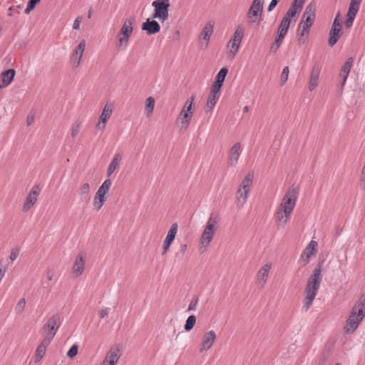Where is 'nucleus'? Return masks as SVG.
I'll return each instance as SVG.
<instances>
[{
	"label": "nucleus",
	"mask_w": 365,
	"mask_h": 365,
	"mask_svg": "<svg viewBox=\"0 0 365 365\" xmlns=\"http://www.w3.org/2000/svg\"><path fill=\"white\" fill-rule=\"evenodd\" d=\"M152 6L155 8L152 14L153 19H158L162 22L168 18L169 11V0H155L152 3Z\"/></svg>",
	"instance_id": "7"
},
{
	"label": "nucleus",
	"mask_w": 365,
	"mask_h": 365,
	"mask_svg": "<svg viewBox=\"0 0 365 365\" xmlns=\"http://www.w3.org/2000/svg\"><path fill=\"white\" fill-rule=\"evenodd\" d=\"M141 29L143 31H145L148 35H153L160 31V26L155 20L147 19L146 21L142 24Z\"/></svg>",
	"instance_id": "18"
},
{
	"label": "nucleus",
	"mask_w": 365,
	"mask_h": 365,
	"mask_svg": "<svg viewBox=\"0 0 365 365\" xmlns=\"http://www.w3.org/2000/svg\"><path fill=\"white\" fill-rule=\"evenodd\" d=\"M217 93L218 92L213 93V91L210 90V92L208 98H207V103H206V107H207V108L209 109V110H206L207 112L212 110L213 109V108L215 107V106L219 98V96L217 95Z\"/></svg>",
	"instance_id": "31"
},
{
	"label": "nucleus",
	"mask_w": 365,
	"mask_h": 365,
	"mask_svg": "<svg viewBox=\"0 0 365 365\" xmlns=\"http://www.w3.org/2000/svg\"><path fill=\"white\" fill-rule=\"evenodd\" d=\"M263 4L264 0H253L247 14L249 23L259 22L263 11Z\"/></svg>",
	"instance_id": "8"
},
{
	"label": "nucleus",
	"mask_w": 365,
	"mask_h": 365,
	"mask_svg": "<svg viewBox=\"0 0 365 365\" xmlns=\"http://www.w3.org/2000/svg\"><path fill=\"white\" fill-rule=\"evenodd\" d=\"M40 1L41 0H29L27 4L33 8H35L36 6L40 2Z\"/></svg>",
	"instance_id": "60"
},
{
	"label": "nucleus",
	"mask_w": 365,
	"mask_h": 365,
	"mask_svg": "<svg viewBox=\"0 0 365 365\" xmlns=\"http://www.w3.org/2000/svg\"><path fill=\"white\" fill-rule=\"evenodd\" d=\"M81 128V123L79 121H76L71 125V135L72 138H75L78 133H79Z\"/></svg>",
	"instance_id": "44"
},
{
	"label": "nucleus",
	"mask_w": 365,
	"mask_h": 365,
	"mask_svg": "<svg viewBox=\"0 0 365 365\" xmlns=\"http://www.w3.org/2000/svg\"><path fill=\"white\" fill-rule=\"evenodd\" d=\"M298 195V189L292 186L287 190L282 198L279 208L282 209L285 214L284 222L288 221L293 210L295 207Z\"/></svg>",
	"instance_id": "3"
},
{
	"label": "nucleus",
	"mask_w": 365,
	"mask_h": 365,
	"mask_svg": "<svg viewBox=\"0 0 365 365\" xmlns=\"http://www.w3.org/2000/svg\"><path fill=\"white\" fill-rule=\"evenodd\" d=\"M341 31V30H340V29L338 28H331L329 34V38L328 41L329 46L332 47L336 43V42L340 38Z\"/></svg>",
	"instance_id": "27"
},
{
	"label": "nucleus",
	"mask_w": 365,
	"mask_h": 365,
	"mask_svg": "<svg viewBox=\"0 0 365 365\" xmlns=\"http://www.w3.org/2000/svg\"><path fill=\"white\" fill-rule=\"evenodd\" d=\"M324 260H322L317 263L315 266L312 274L307 279L305 286V297L303 299L302 309L305 312H307L311 307L313 301L314 300L322 281V268L324 265Z\"/></svg>",
	"instance_id": "1"
},
{
	"label": "nucleus",
	"mask_w": 365,
	"mask_h": 365,
	"mask_svg": "<svg viewBox=\"0 0 365 365\" xmlns=\"http://www.w3.org/2000/svg\"><path fill=\"white\" fill-rule=\"evenodd\" d=\"M113 113L112 104L106 103L104 106L102 113L99 118V122L96 125V128L102 130L105 128L107 120L111 116Z\"/></svg>",
	"instance_id": "17"
},
{
	"label": "nucleus",
	"mask_w": 365,
	"mask_h": 365,
	"mask_svg": "<svg viewBox=\"0 0 365 365\" xmlns=\"http://www.w3.org/2000/svg\"><path fill=\"white\" fill-rule=\"evenodd\" d=\"M85 48H86V41H85V40H82L72 53L71 60L72 61L77 60L76 63L75 65L76 68L78 67L81 63V58H82Z\"/></svg>",
	"instance_id": "20"
},
{
	"label": "nucleus",
	"mask_w": 365,
	"mask_h": 365,
	"mask_svg": "<svg viewBox=\"0 0 365 365\" xmlns=\"http://www.w3.org/2000/svg\"><path fill=\"white\" fill-rule=\"evenodd\" d=\"M118 165V161H111L110 165L108 166V170H107V175L108 177H110V175L115 171L117 166Z\"/></svg>",
	"instance_id": "48"
},
{
	"label": "nucleus",
	"mask_w": 365,
	"mask_h": 365,
	"mask_svg": "<svg viewBox=\"0 0 365 365\" xmlns=\"http://www.w3.org/2000/svg\"><path fill=\"white\" fill-rule=\"evenodd\" d=\"M120 350L116 347H112L107 353L105 360L116 364L120 358Z\"/></svg>",
	"instance_id": "29"
},
{
	"label": "nucleus",
	"mask_w": 365,
	"mask_h": 365,
	"mask_svg": "<svg viewBox=\"0 0 365 365\" xmlns=\"http://www.w3.org/2000/svg\"><path fill=\"white\" fill-rule=\"evenodd\" d=\"M291 21L292 20L283 17L278 26L277 34L284 37L288 31Z\"/></svg>",
	"instance_id": "28"
},
{
	"label": "nucleus",
	"mask_w": 365,
	"mask_h": 365,
	"mask_svg": "<svg viewBox=\"0 0 365 365\" xmlns=\"http://www.w3.org/2000/svg\"><path fill=\"white\" fill-rule=\"evenodd\" d=\"M244 36L243 29L241 28H237L233 34L232 37L231 38V41H235L237 44H241L242 38Z\"/></svg>",
	"instance_id": "35"
},
{
	"label": "nucleus",
	"mask_w": 365,
	"mask_h": 365,
	"mask_svg": "<svg viewBox=\"0 0 365 365\" xmlns=\"http://www.w3.org/2000/svg\"><path fill=\"white\" fill-rule=\"evenodd\" d=\"M254 178V173L253 172H250L243 179L242 182H241L240 187L242 188L243 190H245L247 191L250 190V187L252 185Z\"/></svg>",
	"instance_id": "32"
},
{
	"label": "nucleus",
	"mask_w": 365,
	"mask_h": 365,
	"mask_svg": "<svg viewBox=\"0 0 365 365\" xmlns=\"http://www.w3.org/2000/svg\"><path fill=\"white\" fill-rule=\"evenodd\" d=\"M50 343L51 342L48 341V339H43L41 341L36 351V356L34 359V361L36 363L40 361L42 359V358L46 354L47 346L49 345Z\"/></svg>",
	"instance_id": "23"
},
{
	"label": "nucleus",
	"mask_w": 365,
	"mask_h": 365,
	"mask_svg": "<svg viewBox=\"0 0 365 365\" xmlns=\"http://www.w3.org/2000/svg\"><path fill=\"white\" fill-rule=\"evenodd\" d=\"M34 118H35V114L32 113H29V114L28 115L27 118H26L27 125L29 126L33 123V122L34 120Z\"/></svg>",
	"instance_id": "56"
},
{
	"label": "nucleus",
	"mask_w": 365,
	"mask_h": 365,
	"mask_svg": "<svg viewBox=\"0 0 365 365\" xmlns=\"http://www.w3.org/2000/svg\"><path fill=\"white\" fill-rule=\"evenodd\" d=\"M85 259L86 254L84 252H80L72 267V272L74 277L77 278L80 277L83 272L85 268Z\"/></svg>",
	"instance_id": "14"
},
{
	"label": "nucleus",
	"mask_w": 365,
	"mask_h": 365,
	"mask_svg": "<svg viewBox=\"0 0 365 365\" xmlns=\"http://www.w3.org/2000/svg\"><path fill=\"white\" fill-rule=\"evenodd\" d=\"M279 1L277 0H272L268 6L267 11H272L276 7Z\"/></svg>",
	"instance_id": "57"
},
{
	"label": "nucleus",
	"mask_w": 365,
	"mask_h": 365,
	"mask_svg": "<svg viewBox=\"0 0 365 365\" xmlns=\"http://www.w3.org/2000/svg\"><path fill=\"white\" fill-rule=\"evenodd\" d=\"M111 184L112 182L110 180H106L97 190L98 195H100V193H102L103 195H106V194L108 192Z\"/></svg>",
	"instance_id": "38"
},
{
	"label": "nucleus",
	"mask_w": 365,
	"mask_h": 365,
	"mask_svg": "<svg viewBox=\"0 0 365 365\" xmlns=\"http://www.w3.org/2000/svg\"><path fill=\"white\" fill-rule=\"evenodd\" d=\"M192 115L190 113H185V110H181L179 114L178 120L180 121V130L185 131L187 129Z\"/></svg>",
	"instance_id": "25"
},
{
	"label": "nucleus",
	"mask_w": 365,
	"mask_h": 365,
	"mask_svg": "<svg viewBox=\"0 0 365 365\" xmlns=\"http://www.w3.org/2000/svg\"><path fill=\"white\" fill-rule=\"evenodd\" d=\"M25 306H26V301H25V299L23 298V299H20L18 302V303L16 304V312H21L25 308Z\"/></svg>",
	"instance_id": "51"
},
{
	"label": "nucleus",
	"mask_w": 365,
	"mask_h": 365,
	"mask_svg": "<svg viewBox=\"0 0 365 365\" xmlns=\"http://www.w3.org/2000/svg\"><path fill=\"white\" fill-rule=\"evenodd\" d=\"M198 302H199L198 297H194L192 299V300H191V302H190V304L188 306L187 310L188 311L195 310L196 307H197V306L198 304Z\"/></svg>",
	"instance_id": "49"
},
{
	"label": "nucleus",
	"mask_w": 365,
	"mask_h": 365,
	"mask_svg": "<svg viewBox=\"0 0 365 365\" xmlns=\"http://www.w3.org/2000/svg\"><path fill=\"white\" fill-rule=\"evenodd\" d=\"M317 245L318 244L316 241L311 240L306 247L305 250L301 255V257L304 262V266H306L309 262L311 256L317 255Z\"/></svg>",
	"instance_id": "16"
},
{
	"label": "nucleus",
	"mask_w": 365,
	"mask_h": 365,
	"mask_svg": "<svg viewBox=\"0 0 365 365\" xmlns=\"http://www.w3.org/2000/svg\"><path fill=\"white\" fill-rule=\"evenodd\" d=\"M40 192L41 187L38 185H35L32 187L23 205L22 211L24 212H28L36 204Z\"/></svg>",
	"instance_id": "9"
},
{
	"label": "nucleus",
	"mask_w": 365,
	"mask_h": 365,
	"mask_svg": "<svg viewBox=\"0 0 365 365\" xmlns=\"http://www.w3.org/2000/svg\"><path fill=\"white\" fill-rule=\"evenodd\" d=\"M356 14L347 12L346 19L344 22L346 29H350L353 26V23Z\"/></svg>",
	"instance_id": "43"
},
{
	"label": "nucleus",
	"mask_w": 365,
	"mask_h": 365,
	"mask_svg": "<svg viewBox=\"0 0 365 365\" xmlns=\"http://www.w3.org/2000/svg\"><path fill=\"white\" fill-rule=\"evenodd\" d=\"M241 150V145L237 143H235L230 150V160H238L240 158V153Z\"/></svg>",
	"instance_id": "34"
},
{
	"label": "nucleus",
	"mask_w": 365,
	"mask_h": 365,
	"mask_svg": "<svg viewBox=\"0 0 365 365\" xmlns=\"http://www.w3.org/2000/svg\"><path fill=\"white\" fill-rule=\"evenodd\" d=\"M289 67L285 66L283 68L282 74H281V84L282 85H284L287 82L288 77H289Z\"/></svg>",
	"instance_id": "45"
},
{
	"label": "nucleus",
	"mask_w": 365,
	"mask_h": 365,
	"mask_svg": "<svg viewBox=\"0 0 365 365\" xmlns=\"http://www.w3.org/2000/svg\"><path fill=\"white\" fill-rule=\"evenodd\" d=\"M105 201H106L105 200H94L93 201V206H94L95 209L96 210H99L102 207V206L104 204Z\"/></svg>",
	"instance_id": "53"
},
{
	"label": "nucleus",
	"mask_w": 365,
	"mask_h": 365,
	"mask_svg": "<svg viewBox=\"0 0 365 365\" xmlns=\"http://www.w3.org/2000/svg\"><path fill=\"white\" fill-rule=\"evenodd\" d=\"M276 218L278 221L282 222V225L284 226L286 225L287 222H284L285 220V214L282 210V209L279 208L277 213H276Z\"/></svg>",
	"instance_id": "46"
},
{
	"label": "nucleus",
	"mask_w": 365,
	"mask_h": 365,
	"mask_svg": "<svg viewBox=\"0 0 365 365\" xmlns=\"http://www.w3.org/2000/svg\"><path fill=\"white\" fill-rule=\"evenodd\" d=\"M339 16H340V13L338 12L334 20V22L331 25V28H335V29H340V30H341V24L339 21Z\"/></svg>",
	"instance_id": "50"
},
{
	"label": "nucleus",
	"mask_w": 365,
	"mask_h": 365,
	"mask_svg": "<svg viewBox=\"0 0 365 365\" xmlns=\"http://www.w3.org/2000/svg\"><path fill=\"white\" fill-rule=\"evenodd\" d=\"M196 323V317L194 315H190L188 317L185 322V324L184 326V329L186 331H190L195 326Z\"/></svg>",
	"instance_id": "40"
},
{
	"label": "nucleus",
	"mask_w": 365,
	"mask_h": 365,
	"mask_svg": "<svg viewBox=\"0 0 365 365\" xmlns=\"http://www.w3.org/2000/svg\"><path fill=\"white\" fill-rule=\"evenodd\" d=\"M53 272L51 269H48L46 272V278L48 281H51L53 279Z\"/></svg>",
	"instance_id": "61"
},
{
	"label": "nucleus",
	"mask_w": 365,
	"mask_h": 365,
	"mask_svg": "<svg viewBox=\"0 0 365 365\" xmlns=\"http://www.w3.org/2000/svg\"><path fill=\"white\" fill-rule=\"evenodd\" d=\"M365 317V292L352 307L344 327L346 334L353 333Z\"/></svg>",
	"instance_id": "2"
},
{
	"label": "nucleus",
	"mask_w": 365,
	"mask_h": 365,
	"mask_svg": "<svg viewBox=\"0 0 365 365\" xmlns=\"http://www.w3.org/2000/svg\"><path fill=\"white\" fill-rule=\"evenodd\" d=\"M178 232V224L176 222L172 224L167 236L163 241L162 255H165L170 248V246L175 240V235Z\"/></svg>",
	"instance_id": "13"
},
{
	"label": "nucleus",
	"mask_w": 365,
	"mask_h": 365,
	"mask_svg": "<svg viewBox=\"0 0 365 365\" xmlns=\"http://www.w3.org/2000/svg\"><path fill=\"white\" fill-rule=\"evenodd\" d=\"M216 339V334L213 330L207 331L204 334L200 347V352L209 350Z\"/></svg>",
	"instance_id": "15"
},
{
	"label": "nucleus",
	"mask_w": 365,
	"mask_h": 365,
	"mask_svg": "<svg viewBox=\"0 0 365 365\" xmlns=\"http://www.w3.org/2000/svg\"><path fill=\"white\" fill-rule=\"evenodd\" d=\"M78 346L76 344H73L68 351L67 356L70 358H73L78 354Z\"/></svg>",
	"instance_id": "47"
},
{
	"label": "nucleus",
	"mask_w": 365,
	"mask_h": 365,
	"mask_svg": "<svg viewBox=\"0 0 365 365\" xmlns=\"http://www.w3.org/2000/svg\"><path fill=\"white\" fill-rule=\"evenodd\" d=\"M101 365H115V364L110 362V361H108L104 359L103 361L102 362Z\"/></svg>",
	"instance_id": "64"
},
{
	"label": "nucleus",
	"mask_w": 365,
	"mask_h": 365,
	"mask_svg": "<svg viewBox=\"0 0 365 365\" xmlns=\"http://www.w3.org/2000/svg\"><path fill=\"white\" fill-rule=\"evenodd\" d=\"M321 69L317 64H315L312 70L310 79L309 82V90L313 91L317 86L319 78Z\"/></svg>",
	"instance_id": "21"
},
{
	"label": "nucleus",
	"mask_w": 365,
	"mask_h": 365,
	"mask_svg": "<svg viewBox=\"0 0 365 365\" xmlns=\"http://www.w3.org/2000/svg\"><path fill=\"white\" fill-rule=\"evenodd\" d=\"M353 63H354V58L352 57H349L347 58V60L345 61V63H344V65L342 66V67L341 68L339 76H340V77L342 78L341 87L344 86V85L347 79V77L349 74L351 68L353 65Z\"/></svg>",
	"instance_id": "22"
},
{
	"label": "nucleus",
	"mask_w": 365,
	"mask_h": 365,
	"mask_svg": "<svg viewBox=\"0 0 365 365\" xmlns=\"http://www.w3.org/2000/svg\"><path fill=\"white\" fill-rule=\"evenodd\" d=\"M312 26V24L304 23L302 24V28L300 29V31L299 30V28L297 29V35L301 36H307L309 34L310 29Z\"/></svg>",
	"instance_id": "36"
},
{
	"label": "nucleus",
	"mask_w": 365,
	"mask_h": 365,
	"mask_svg": "<svg viewBox=\"0 0 365 365\" xmlns=\"http://www.w3.org/2000/svg\"><path fill=\"white\" fill-rule=\"evenodd\" d=\"M19 250L18 249H13L10 254V259L14 262L18 257Z\"/></svg>",
	"instance_id": "54"
},
{
	"label": "nucleus",
	"mask_w": 365,
	"mask_h": 365,
	"mask_svg": "<svg viewBox=\"0 0 365 365\" xmlns=\"http://www.w3.org/2000/svg\"><path fill=\"white\" fill-rule=\"evenodd\" d=\"M271 267L272 264L267 263L258 271L257 274L256 284L260 289L263 288L266 284Z\"/></svg>",
	"instance_id": "12"
},
{
	"label": "nucleus",
	"mask_w": 365,
	"mask_h": 365,
	"mask_svg": "<svg viewBox=\"0 0 365 365\" xmlns=\"http://www.w3.org/2000/svg\"><path fill=\"white\" fill-rule=\"evenodd\" d=\"M90 192V185L88 182L83 183L80 187V195L81 197L83 200H88V195Z\"/></svg>",
	"instance_id": "37"
},
{
	"label": "nucleus",
	"mask_w": 365,
	"mask_h": 365,
	"mask_svg": "<svg viewBox=\"0 0 365 365\" xmlns=\"http://www.w3.org/2000/svg\"><path fill=\"white\" fill-rule=\"evenodd\" d=\"M304 5V0H299L297 1V0H294L291 4V6L287 11L284 17L292 20L294 19V21H297L298 19V15L301 12L302 7Z\"/></svg>",
	"instance_id": "11"
},
{
	"label": "nucleus",
	"mask_w": 365,
	"mask_h": 365,
	"mask_svg": "<svg viewBox=\"0 0 365 365\" xmlns=\"http://www.w3.org/2000/svg\"><path fill=\"white\" fill-rule=\"evenodd\" d=\"M248 193L249 191L239 187L236 194L237 207L238 208H242L244 206L247 201Z\"/></svg>",
	"instance_id": "24"
},
{
	"label": "nucleus",
	"mask_w": 365,
	"mask_h": 365,
	"mask_svg": "<svg viewBox=\"0 0 365 365\" xmlns=\"http://www.w3.org/2000/svg\"><path fill=\"white\" fill-rule=\"evenodd\" d=\"M61 326V317L56 314L52 315L41 328L44 334L43 339H48L51 341Z\"/></svg>",
	"instance_id": "5"
},
{
	"label": "nucleus",
	"mask_w": 365,
	"mask_h": 365,
	"mask_svg": "<svg viewBox=\"0 0 365 365\" xmlns=\"http://www.w3.org/2000/svg\"><path fill=\"white\" fill-rule=\"evenodd\" d=\"M108 314H109L108 308L101 309L98 312V315L101 319L106 317L108 315Z\"/></svg>",
	"instance_id": "55"
},
{
	"label": "nucleus",
	"mask_w": 365,
	"mask_h": 365,
	"mask_svg": "<svg viewBox=\"0 0 365 365\" xmlns=\"http://www.w3.org/2000/svg\"><path fill=\"white\" fill-rule=\"evenodd\" d=\"M195 101V96H192L190 98H189L182 108V110H185V113H190L192 116V108L194 104Z\"/></svg>",
	"instance_id": "39"
},
{
	"label": "nucleus",
	"mask_w": 365,
	"mask_h": 365,
	"mask_svg": "<svg viewBox=\"0 0 365 365\" xmlns=\"http://www.w3.org/2000/svg\"><path fill=\"white\" fill-rule=\"evenodd\" d=\"M219 220V214L216 212H212L210 214L200 237V242L205 248L210 244V242L217 230Z\"/></svg>",
	"instance_id": "4"
},
{
	"label": "nucleus",
	"mask_w": 365,
	"mask_h": 365,
	"mask_svg": "<svg viewBox=\"0 0 365 365\" xmlns=\"http://www.w3.org/2000/svg\"><path fill=\"white\" fill-rule=\"evenodd\" d=\"M81 21V16H78L76 19V20L74 21L73 25V29H79Z\"/></svg>",
	"instance_id": "58"
},
{
	"label": "nucleus",
	"mask_w": 365,
	"mask_h": 365,
	"mask_svg": "<svg viewBox=\"0 0 365 365\" xmlns=\"http://www.w3.org/2000/svg\"><path fill=\"white\" fill-rule=\"evenodd\" d=\"M315 11H316V5L314 2L309 3L305 8L304 12L302 15V19L299 24V30L302 28V24L304 23H307L312 24L314 22L315 19Z\"/></svg>",
	"instance_id": "10"
},
{
	"label": "nucleus",
	"mask_w": 365,
	"mask_h": 365,
	"mask_svg": "<svg viewBox=\"0 0 365 365\" xmlns=\"http://www.w3.org/2000/svg\"><path fill=\"white\" fill-rule=\"evenodd\" d=\"M15 70L13 68L8 69L2 72V86L3 87L7 86L11 83L15 76Z\"/></svg>",
	"instance_id": "26"
},
{
	"label": "nucleus",
	"mask_w": 365,
	"mask_h": 365,
	"mask_svg": "<svg viewBox=\"0 0 365 365\" xmlns=\"http://www.w3.org/2000/svg\"><path fill=\"white\" fill-rule=\"evenodd\" d=\"M135 23V16H130L124 21L120 32L118 34V46H127L130 36L133 31V24Z\"/></svg>",
	"instance_id": "6"
},
{
	"label": "nucleus",
	"mask_w": 365,
	"mask_h": 365,
	"mask_svg": "<svg viewBox=\"0 0 365 365\" xmlns=\"http://www.w3.org/2000/svg\"><path fill=\"white\" fill-rule=\"evenodd\" d=\"M106 200V197H105V195H103L102 193H100V195H98V192H96V195H95V197H94V200Z\"/></svg>",
	"instance_id": "62"
},
{
	"label": "nucleus",
	"mask_w": 365,
	"mask_h": 365,
	"mask_svg": "<svg viewBox=\"0 0 365 365\" xmlns=\"http://www.w3.org/2000/svg\"><path fill=\"white\" fill-rule=\"evenodd\" d=\"M361 181L363 189H365V165L364 166L361 171Z\"/></svg>",
	"instance_id": "59"
},
{
	"label": "nucleus",
	"mask_w": 365,
	"mask_h": 365,
	"mask_svg": "<svg viewBox=\"0 0 365 365\" xmlns=\"http://www.w3.org/2000/svg\"><path fill=\"white\" fill-rule=\"evenodd\" d=\"M228 73V70L227 68H222L218 73L217 74V76L215 78V81L212 83L210 90L213 91L214 92H220V88L223 84V82L225 79V77Z\"/></svg>",
	"instance_id": "19"
},
{
	"label": "nucleus",
	"mask_w": 365,
	"mask_h": 365,
	"mask_svg": "<svg viewBox=\"0 0 365 365\" xmlns=\"http://www.w3.org/2000/svg\"><path fill=\"white\" fill-rule=\"evenodd\" d=\"M297 41L299 45H302L306 42V38H304V36H299Z\"/></svg>",
	"instance_id": "63"
},
{
	"label": "nucleus",
	"mask_w": 365,
	"mask_h": 365,
	"mask_svg": "<svg viewBox=\"0 0 365 365\" xmlns=\"http://www.w3.org/2000/svg\"><path fill=\"white\" fill-rule=\"evenodd\" d=\"M155 106V99L153 97H148L145 101V115L149 117L153 113Z\"/></svg>",
	"instance_id": "33"
},
{
	"label": "nucleus",
	"mask_w": 365,
	"mask_h": 365,
	"mask_svg": "<svg viewBox=\"0 0 365 365\" xmlns=\"http://www.w3.org/2000/svg\"><path fill=\"white\" fill-rule=\"evenodd\" d=\"M360 4H361L359 2H355L354 0H351L347 12L357 14L359 10Z\"/></svg>",
	"instance_id": "42"
},
{
	"label": "nucleus",
	"mask_w": 365,
	"mask_h": 365,
	"mask_svg": "<svg viewBox=\"0 0 365 365\" xmlns=\"http://www.w3.org/2000/svg\"><path fill=\"white\" fill-rule=\"evenodd\" d=\"M229 44H231V47L232 49V50H231V52L232 53L233 56H234L238 52L240 44H237V42L231 41H230Z\"/></svg>",
	"instance_id": "52"
},
{
	"label": "nucleus",
	"mask_w": 365,
	"mask_h": 365,
	"mask_svg": "<svg viewBox=\"0 0 365 365\" xmlns=\"http://www.w3.org/2000/svg\"><path fill=\"white\" fill-rule=\"evenodd\" d=\"M284 38V36H282L277 34L276 39L272 43L271 47H270V52L275 53L278 50V48H279V46L282 44V42Z\"/></svg>",
	"instance_id": "41"
},
{
	"label": "nucleus",
	"mask_w": 365,
	"mask_h": 365,
	"mask_svg": "<svg viewBox=\"0 0 365 365\" xmlns=\"http://www.w3.org/2000/svg\"><path fill=\"white\" fill-rule=\"evenodd\" d=\"M213 26L214 24L211 21H209L205 25L200 33V37H202V38L205 39L207 43L209 41L213 32Z\"/></svg>",
	"instance_id": "30"
}]
</instances>
